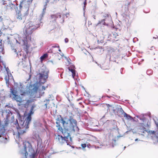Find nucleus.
<instances>
[{"instance_id": "1", "label": "nucleus", "mask_w": 158, "mask_h": 158, "mask_svg": "<svg viewBox=\"0 0 158 158\" xmlns=\"http://www.w3.org/2000/svg\"><path fill=\"white\" fill-rule=\"evenodd\" d=\"M40 24L36 25L33 24L32 22H29L27 23L25 26V31L24 32V37H21V36L18 34H15L14 35V39L13 43L17 45L18 47L15 46H11L12 50L15 53L16 56L19 58H21L23 55V52L20 48V46L23 45L24 48L28 50L29 46L28 42L31 41V34L32 32L38 27H40Z\"/></svg>"}, {"instance_id": "2", "label": "nucleus", "mask_w": 158, "mask_h": 158, "mask_svg": "<svg viewBox=\"0 0 158 158\" xmlns=\"http://www.w3.org/2000/svg\"><path fill=\"white\" fill-rule=\"evenodd\" d=\"M69 123L64 126V128L62 130V133L63 137L71 143L72 142V139L70 135V132L75 131V129L77 128V121L76 120L70 118L69 119Z\"/></svg>"}, {"instance_id": "3", "label": "nucleus", "mask_w": 158, "mask_h": 158, "mask_svg": "<svg viewBox=\"0 0 158 158\" xmlns=\"http://www.w3.org/2000/svg\"><path fill=\"white\" fill-rule=\"evenodd\" d=\"M39 71L40 73L37 75L39 83H35L32 86L31 92L33 93H36L37 92L39 87V85L44 84L48 77L49 71L45 67H43Z\"/></svg>"}, {"instance_id": "4", "label": "nucleus", "mask_w": 158, "mask_h": 158, "mask_svg": "<svg viewBox=\"0 0 158 158\" xmlns=\"http://www.w3.org/2000/svg\"><path fill=\"white\" fill-rule=\"evenodd\" d=\"M23 147L19 153L23 158H35L37 156V152H35L28 142L23 143Z\"/></svg>"}, {"instance_id": "5", "label": "nucleus", "mask_w": 158, "mask_h": 158, "mask_svg": "<svg viewBox=\"0 0 158 158\" xmlns=\"http://www.w3.org/2000/svg\"><path fill=\"white\" fill-rule=\"evenodd\" d=\"M19 86H17V87H15L14 89L12 88L10 89V92L11 94L10 95V97H12L13 99L16 101L17 102H21L22 99L19 96L16 95L17 92L19 91L22 92V91L23 87L22 85L20 83L19 85Z\"/></svg>"}, {"instance_id": "6", "label": "nucleus", "mask_w": 158, "mask_h": 158, "mask_svg": "<svg viewBox=\"0 0 158 158\" xmlns=\"http://www.w3.org/2000/svg\"><path fill=\"white\" fill-rule=\"evenodd\" d=\"M32 0H23L20 2L19 7L20 10L25 12V15L28 14L29 6Z\"/></svg>"}, {"instance_id": "7", "label": "nucleus", "mask_w": 158, "mask_h": 158, "mask_svg": "<svg viewBox=\"0 0 158 158\" xmlns=\"http://www.w3.org/2000/svg\"><path fill=\"white\" fill-rule=\"evenodd\" d=\"M101 16H102L103 19L99 21L98 24L102 23L104 25H108L109 24H111L112 22L111 16L108 14H103Z\"/></svg>"}, {"instance_id": "8", "label": "nucleus", "mask_w": 158, "mask_h": 158, "mask_svg": "<svg viewBox=\"0 0 158 158\" xmlns=\"http://www.w3.org/2000/svg\"><path fill=\"white\" fill-rule=\"evenodd\" d=\"M34 108V106H31L30 112L28 114V116L27 117L24 121L23 123V124L21 123V125H22V127H23L26 129L29 128V125L31 119V115L33 113V110Z\"/></svg>"}, {"instance_id": "9", "label": "nucleus", "mask_w": 158, "mask_h": 158, "mask_svg": "<svg viewBox=\"0 0 158 158\" xmlns=\"http://www.w3.org/2000/svg\"><path fill=\"white\" fill-rule=\"evenodd\" d=\"M5 135V129L3 126L1 125L0 121V141L4 143H7L8 140Z\"/></svg>"}, {"instance_id": "10", "label": "nucleus", "mask_w": 158, "mask_h": 158, "mask_svg": "<svg viewBox=\"0 0 158 158\" xmlns=\"http://www.w3.org/2000/svg\"><path fill=\"white\" fill-rule=\"evenodd\" d=\"M56 141L60 144H62L66 142L68 145H70L71 144L68 140H66L63 136L59 135L56 136Z\"/></svg>"}, {"instance_id": "11", "label": "nucleus", "mask_w": 158, "mask_h": 158, "mask_svg": "<svg viewBox=\"0 0 158 158\" xmlns=\"http://www.w3.org/2000/svg\"><path fill=\"white\" fill-rule=\"evenodd\" d=\"M2 2H3V4L5 5H6L8 7H9L10 9L11 10H18L17 5V4H16L14 2V3L10 2V1L8 2V3H5V1L4 0H2Z\"/></svg>"}, {"instance_id": "12", "label": "nucleus", "mask_w": 158, "mask_h": 158, "mask_svg": "<svg viewBox=\"0 0 158 158\" xmlns=\"http://www.w3.org/2000/svg\"><path fill=\"white\" fill-rule=\"evenodd\" d=\"M148 126L147 123H141L139 124L138 131L139 132H140L141 135H143V133H144L145 132H147L145 127Z\"/></svg>"}, {"instance_id": "13", "label": "nucleus", "mask_w": 158, "mask_h": 158, "mask_svg": "<svg viewBox=\"0 0 158 158\" xmlns=\"http://www.w3.org/2000/svg\"><path fill=\"white\" fill-rule=\"evenodd\" d=\"M75 69V66L73 65H71L68 68L69 71L71 73L72 77L74 79L76 76V71Z\"/></svg>"}, {"instance_id": "14", "label": "nucleus", "mask_w": 158, "mask_h": 158, "mask_svg": "<svg viewBox=\"0 0 158 158\" xmlns=\"http://www.w3.org/2000/svg\"><path fill=\"white\" fill-rule=\"evenodd\" d=\"M15 17L17 19V21H20L21 20H22L23 22H24V20L23 18V17L22 16L21 13L19 11L15 15Z\"/></svg>"}, {"instance_id": "15", "label": "nucleus", "mask_w": 158, "mask_h": 158, "mask_svg": "<svg viewBox=\"0 0 158 158\" xmlns=\"http://www.w3.org/2000/svg\"><path fill=\"white\" fill-rule=\"evenodd\" d=\"M5 79L6 81V84L8 86H9V80H14L13 77L10 73V74H7V75L6 76Z\"/></svg>"}, {"instance_id": "16", "label": "nucleus", "mask_w": 158, "mask_h": 158, "mask_svg": "<svg viewBox=\"0 0 158 158\" xmlns=\"http://www.w3.org/2000/svg\"><path fill=\"white\" fill-rule=\"evenodd\" d=\"M117 115L120 117H123L125 112L121 107L118 108L117 111Z\"/></svg>"}, {"instance_id": "17", "label": "nucleus", "mask_w": 158, "mask_h": 158, "mask_svg": "<svg viewBox=\"0 0 158 158\" xmlns=\"http://www.w3.org/2000/svg\"><path fill=\"white\" fill-rule=\"evenodd\" d=\"M62 17L60 13L57 14L56 15H52L51 16L52 18L54 19V20H55L56 19H57L60 21Z\"/></svg>"}, {"instance_id": "18", "label": "nucleus", "mask_w": 158, "mask_h": 158, "mask_svg": "<svg viewBox=\"0 0 158 158\" xmlns=\"http://www.w3.org/2000/svg\"><path fill=\"white\" fill-rule=\"evenodd\" d=\"M56 121H58V122H59L60 123H61L63 125V127L69 123L66 122L65 121L64 119L62 117H61L60 119L59 118L57 119Z\"/></svg>"}, {"instance_id": "19", "label": "nucleus", "mask_w": 158, "mask_h": 158, "mask_svg": "<svg viewBox=\"0 0 158 158\" xmlns=\"http://www.w3.org/2000/svg\"><path fill=\"white\" fill-rule=\"evenodd\" d=\"M148 133L150 135H154L156 137H158V129L156 131H149Z\"/></svg>"}, {"instance_id": "20", "label": "nucleus", "mask_w": 158, "mask_h": 158, "mask_svg": "<svg viewBox=\"0 0 158 158\" xmlns=\"http://www.w3.org/2000/svg\"><path fill=\"white\" fill-rule=\"evenodd\" d=\"M8 114L6 115V119L5 120V124H7L8 123L7 122L9 121V117L10 115V114L12 115V114L10 110H8Z\"/></svg>"}, {"instance_id": "21", "label": "nucleus", "mask_w": 158, "mask_h": 158, "mask_svg": "<svg viewBox=\"0 0 158 158\" xmlns=\"http://www.w3.org/2000/svg\"><path fill=\"white\" fill-rule=\"evenodd\" d=\"M59 48V46L57 44H55L54 45H53L52 47V48L48 51V52H52L54 53H54V51L53 50V48Z\"/></svg>"}, {"instance_id": "22", "label": "nucleus", "mask_w": 158, "mask_h": 158, "mask_svg": "<svg viewBox=\"0 0 158 158\" xmlns=\"http://www.w3.org/2000/svg\"><path fill=\"white\" fill-rule=\"evenodd\" d=\"M125 118V119L127 120H131L133 119L132 117L130 115L127 114L126 113L124 114V115L123 116Z\"/></svg>"}, {"instance_id": "23", "label": "nucleus", "mask_w": 158, "mask_h": 158, "mask_svg": "<svg viewBox=\"0 0 158 158\" xmlns=\"http://www.w3.org/2000/svg\"><path fill=\"white\" fill-rule=\"evenodd\" d=\"M48 56V55L47 53H45L44 55H43L42 56H41L40 57V61L41 62H42V61L43 60H45L46 58Z\"/></svg>"}, {"instance_id": "24", "label": "nucleus", "mask_w": 158, "mask_h": 158, "mask_svg": "<svg viewBox=\"0 0 158 158\" xmlns=\"http://www.w3.org/2000/svg\"><path fill=\"white\" fill-rule=\"evenodd\" d=\"M37 144L38 148H40L41 146V139L40 137H38L37 139Z\"/></svg>"}, {"instance_id": "25", "label": "nucleus", "mask_w": 158, "mask_h": 158, "mask_svg": "<svg viewBox=\"0 0 158 158\" xmlns=\"http://www.w3.org/2000/svg\"><path fill=\"white\" fill-rule=\"evenodd\" d=\"M15 126H14L15 127L16 129L18 130V134L19 135V134H20V132L19 131V130L20 128V127L19 126V123H18L17 120H16V122H15Z\"/></svg>"}, {"instance_id": "26", "label": "nucleus", "mask_w": 158, "mask_h": 158, "mask_svg": "<svg viewBox=\"0 0 158 158\" xmlns=\"http://www.w3.org/2000/svg\"><path fill=\"white\" fill-rule=\"evenodd\" d=\"M136 117L140 119L144 123H147V120L145 118L143 117V118H141L140 117V116H137Z\"/></svg>"}, {"instance_id": "27", "label": "nucleus", "mask_w": 158, "mask_h": 158, "mask_svg": "<svg viewBox=\"0 0 158 158\" xmlns=\"http://www.w3.org/2000/svg\"><path fill=\"white\" fill-rule=\"evenodd\" d=\"M61 15L62 17L61 18V19L60 20V21L61 23H62L64 21V17L66 16V17L67 18L68 17L67 15H69V13H66L65 15V14H62Z\"/></svg>"}, {"instance_id": "28", "label": "nucleus", "mask_w": 158, "mask_h": 158, "mask_svg": "<svg viewBox=\"0 0 158 158\" xmlns=\"http://www.w3.org/2000/svg\"><path fill=\"white\" fill-rule=\"evenodd\" d=\"M49 99H47L44 101V102L45 103V104L44 105V106H45V109H47V105L49 103Z\"/></svg>"}, {"instance_id": "29", "label": "nucleus", "mask_w": 158, "mask_h": 158, "mask_svg": "<svg viewBox=\"0 0 158 158\" xmlns=\"http://www.w3.org/2000/svg\"><path fill=\"white\" fill-rule=\"evenodd\" d=\"M2 44V40L0 39V52H2L3 50V47Z\"/></svg>"}, {"instance_id": "30", "label": "nucleus", "mask_w": 158, "mask_h": 158, "mask_svg": "<svg viewBox=\"0 0 158 158\" xmlns=\"http://www.w3.org/2000/svg\"><path fill=\"white\" fill-rule=\"evenodd\" d=\"M46 6H47V4H46L44 6V8L43 9V11L42 13V14L41 15V17H43L45 13V11L46 10Z\"/></svg>"}, {"instance_id": "31", "label": "nucleus", "mask_w": 158, "mask_h": 158, "mask_svg": "<svg viewBox=\"0 0 158 158\" xmlns=\"http://www.w3.org/2000/svg\"><path fill=\"white\" fill-rule=\"evenodd\" d=\"M112 143L111 144L112 145V146L113 147H114V145H115V143L116 141H115V140L114 139H112Z\"/></svg>"}, {"instance_id": "32", "label": "nucleus", "mask_w": 158, "mask_h": 158, "mask_svg": "<svg viewBox=\"0 0 158 158\" xmlns=\"http://www.w3.org/2000/svg\"><path fill=\"white\" fill-rule=\"evenodd\" d=\"M56 127H58V130L60 131H62V130H63V129L62 128V127H60V125H58V126H56Z\"/></svg>"}, {"instance_id": "33", "label": "nucleus", "mask_w": 158, "mask_h": 158, "mask_svg": "<svg viewBox=\"0 0 158 158\" xmlns=\"http://www.w3.org/2000/svg\"><path fill=\"white\" fill-rule=\"evenodd\" d=\"M152 72L151 70H148L147 71V73L148 74H150Z\"/></svg>"}, {"instance_id": "34", "label": "nucleus", "mask_w": 158, "mask_h": 158, "mask_svg": "<svg viewBox=\"0 0 158 158\" xmlns=\"http://www.w3.org/2000/svg\"><path fill=\"white\" fill-rule=\"evenodd\" d=\"M155 122L157 128V129H158V119H157L156 121L155 120Z\"/></svg>"}, {"instance_id": "35", "label": "nucleus", "mask_w": 158, "mask_h": 158, "mask_svg": "<svg viewBox=\"0 0 158 158\" xmlns=\"http://www.w3.org/2000/svg\"><path fill=\"white\" fill-rule=\"evenodd\" d=\"M81 146L83 148H85L86 146V144H85V143H84V144H81Z\"/></svg>"}, {"instance_id": "36", "label": "nucleus", "mask_w": 158, "mask_h": 158, "mask_svg": "<svg viewBox=\"0 0 158 158\" xmlns=\"http://www.w3.org/2000/svg\"><path fill=\"white\" fill-rule=\"evenodd\" d=\"M65 58L67 60L68 62L69 63V64H70V62L69 60H70V59H68V58L66 57H65Z\"/></svg>"}, {"instance_id": "37", "label": "nucleus", "mask_w": 158, "mask_h": 158, "mask_svg": "<svg viewBox=\"0 0 158 158\" xmlns=\"http://www.w3.org/2000/svg\"><path fill=\"white\" fill-rule=\"evenodd\" d=\"M64 41L65 43H67L69 41V40L68 38H66L64 39Z\"/></svg>"}, {"instance_id": "38", "label": "nucleus", "mask_w": 158, "mask_h": 158, "mask_svg": "<svg viewBox=\"0 0 158 158\" xmlns=\"http://www.w3.org/2000/svg\"><path fill=\"white\" fill-rule=\"evenodd\" d=\"M48 62L51 63L52 64H54L55 63L52 60H49L48 61Z\"/></svg>"}, {"instance_id": "39", "label": "nucleus", "mask_w": 158, "mask_h": 158, "mask_svg": "<svg viewBox=\"0 0 158 158\" xmlns=\"http://www.w3.org/2000/svg\"><path fill=\"white\" fill-rule=\"evenodd\" d=\"M48 86H46V87H45L44 86H42V90H45V89L47 88Z\"/></svg>"}, {"instance_id": "40", "label": "nucleus", "mask_w": 158, "mask_h": 158, "mask_svg": "<svg viewBox=\"0 0 158 158\" xmlns=\"http://www.w3.org/2000/svg\"><path fill=\"white\" fill-rule=\"evenodd\" d=\"M57 54H58H58H60V55L61 56H64V54L63 53H61V54H60L59 53H58L57 52Z\"/></svg>"}, {"instance_id": "41", "label": "nucleus", "mask_w": 158, "mask_h": 158, "mask_svg": "<svg viewBox=\"0 0 158 158\" xmlns=\"http://www.w3.org/2000/svg\"><path fill=\"white\" fill-rule=\"evenodd\" d=\"M56 123L57 125V126H58V125H60V123H59V122H58V121H56Z\"/></svg>"}, {"instance_id": "42", "label": "nucleus", "mask_w": 158, "mask_h": 158, "mask_svg": "<svg viewBox=\"0 0 158 158\" xmlns=\"http://www.w3.org/2000/svg\"><path fill=\"white\" fill-rule=\"evenodd\" d=\"M105 37L104 36H103V37H102L101 39V41L102 40H103V39H104V38Z\"/></svg>"}, {"instance_id": "43", "label": "nucleus", "mask_w": 158, "mask_h": 158, "mask_svg": "<svg viewBox=\"0 0 158 158\" xmlns=\"http://www.w3.org/2000/svg\"><path fill=\"white\" fill-rule=\"evenodd\" d=\"M9 70V69H8L7 68L6 69V70L7 71V74H8V70Z\"/></svg>"}, {"instance_id": "44", "label": "nucleus", "mask_w": 158, "mask_h": 158, "mask_svg": "<svg viewBox=\"0 0 158 158\" xmlns=\"http://www.w3.org/2000/svg\"><path fill=\"white\" fill-rule=\"evenodd\" d=\"M86 3L85 2L84 3V6L85 7V6L86 5Z\"/></svg>"}, {"instance_id": "45", "label": "nucleus", "mask_w": 158, "mask_h": 158, "mask_svg": "<svg viewBox=\"0 0 158 158\" xmlns=\"http://www.w3.org/2000/svg\"><path fill=\"white\" fill-rule=\"evenodd\" d=\"M135 39H136L137 40H138V39H137V38H134V39H133V41H134V40H135Z\"/></svg>"}, {"instance_id": "46", "label": "nucleus", "mask_w": 158, "mask_h": 158, "mask_svg": "<svg viewBox=\"0 0 158 158\" xmlns=\"http://www.w3.org/2000/svg\"><path fill=\"white\" fill-rule=\"evenodd\" d=\"M138 140H139L138 139H135V141H138Z\"/></svg>"}, {"instance_id": "47", "label": "nucleus", "mask_w": 158, "mask_h": 158, "mask_svg": "<svg viewBox=\"0 0 158 158\" xmlns=\"http://www.w3.org/2000/svg\"><path fill=\"white\" fill-rule=\"evenodd\" d=\"M141 64V62H139L138 63V64L139 65H140Z\"/></svg>"}, {"instance_id": "48", "label": "nucleus", "mask_w": 158, "mask_h": 158, "mask_svg": "<svg viewBox=\"0 0 158 158\" xmlns=\"http://www.w3.org/2000/svg\"><path fill=\"white\" fill-rule=\"evenodd\" d=\"M59 48V49H58L59 51L60 52H61V51L60 49V48Z\"/></svg>"}, {"instance_id": "49", "label": "nucleus", "mask_w": 158, "mask_h": 158, "mask_svg": "<svg viewBox=\"0 0 158 158\" xmlns=\"http://www.w3.org/2000/svg\"><path fill=\"white\" fill-rule=\"evenodd\" d=\"M17 85V83H16L15 84V86Z\"/></svg>"}, {"instance_id": "50", "label": "nucleus", "mask_w": 158, "mask_h": 158, "mask_svg": "<svg viewBox=\"0 0 158 158\" xmlns=\"http://www.w3.org/2000/svg\"><path fill=\"white\" fill-rule=\"evenodd\" d=\"M157 37H153V38H154V39H156V38H157Z\"/></svg>"}, {"instance_id": "51", "label": "nucleus", "mask_w": 158, "mask_h": 158, "mask_svg": "<svg viewBox=\"0 0 158 158\" xmlns=\"http://www.w3.org/2000/svg\"><path fill=\"white\" fill-rule=\"evenodd\" d=\"M107 97L109 98H110L111 96H107Z\"/></svg>"}, {"instance_id": "52", "label": "nucleus", "mask_w": 158, "mask_h": 158, "mask_svg": "<svg viewBox=\"0 0 158 158\" xmlns=\"http://www.w3.org/2000/svg\"><path fill=\"white\" fill-rule=\"evenodd\" d=\"M94 19H95V16H94Z\"/></svg>"}, {"instance_id": "53", "label": "nucleus", "mask_w": 158, "mask_h": 158, "mask_svg": "<svg viewBox=\"0 0 158 158\" xmlns=\"http://www.w3.org/2000/svg\"><path fill=\"white\" fill-rule=\"evenodd\" d=\"M143 60H144L143 59L142 60V61H143Z\"/></svg>"}, {"instance_id": "54", "label": "nucleus", "mask_w": 158, "mask_h": 158, "mask_svg": "<svg viewBox=\"0 0 158 158\" xmlns=\"http://www.w3.org/2000/svg\"><path fill=\"white\" fill-rule=\"evenodd\" d=\"M122 70H123V68H121V71Z\"/></svg>"}, {"instance_id": "55", "label": "nucleus", "mask_w": 158, "mask_h": 158, "mask_svg": "<svg viewBox=\"0 0 158 158\" xmlns=\"http://www.w3.org/2000/svg\"><path fill=\"white\" fill-rule=\"evenodd\" d=\"M126 148V147H124V150L125 149V148Z\"/></svg>"}, {"instance_id": "56", "label": "nucleus", "mask_w": 158, "mask_h": 158, "mask_svg": "<svg viewBox=\"0 0 158 158\" xmlns=\"http://www.w3.org/2000/svg\"><path fill=\"white\" fill-rule=\"evenodd\" d=\"M87 146L89 147V146H88V145H87Z\"/></svg>"}, {"instance_id": "57", "label": "nucleus", "mask_w": 158, "mask_h": 158, "mask_svg": "<svg viewBox=\"0 0 158 158\" xmlns=\"http://www.w3.org/2000/svg\"><path fill=\"white\" fill-rule=\"evenodd\" d=\"M87 146L89 147V146H88V145H87Z\"/></svg>"}, {"instance_id": "58", "label": "nucleus", "mask_w": 158, "mask_h": 158, "mask_svg": "<svg viewBox=\"0 0 158 158\" xmlns=\"http://www.w3.org/2000/svg\"><path fill=\"white\" fill-rule=\"evenodd\" d=\"M43 94L44 93V92H43V93H42Z\"/></svg>"}]
</instances>
